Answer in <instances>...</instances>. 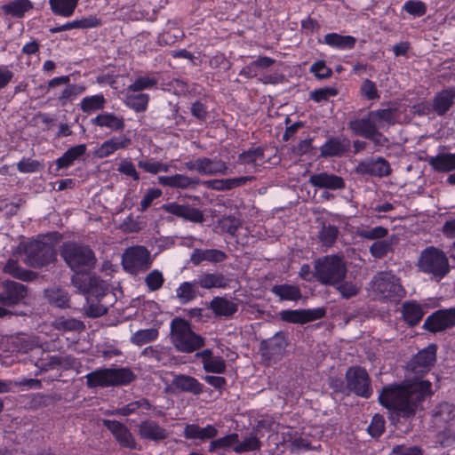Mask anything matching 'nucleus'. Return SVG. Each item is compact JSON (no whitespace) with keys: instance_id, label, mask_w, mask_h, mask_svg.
Masks as SVG:
<instances>
[{"instance_id":"f257e3e1","label":"nucleus","mask_w":455,"mask_h":455,"mask_svg":"<svg viewBox=\"0 0 455 455\" xmlns=\"http://www.w3.org/2000/svg\"><path fill=\"white\" fill-rule=\"evenodd\" d=\"M436 347L429 345L410 362L406 379L401 385L385 387L379 395L380 403L398 416L409 418L415 414L420 403L431 394V383L421 377L435 362Z\"/></svg>"},{"instance_id":"f03ea898","label":"nucleus","mask_w":455,"mask_h":455,"mask_svg":"<svg viewBox=\"0 0 455 455\" xmlns=\"http://www.w3.org/2000/svg\"><path fill=\"white\" fill-rule=\"evenodd\" d=\"M61 256L75 274L72 277L74 286L86 295V313L98 317L107 312V306L100 300L108 295V284L95 276L83 271L91 268L95 263L92 251L84 245L68 243L64 244Z\"/></svg>"},{"instance_id":"7ed1b4c3","label":"nucleus","mask_w":455,"mask_h":455,"mask_svg":"<svg viewBox=\"0 0 455 455\" xmlns=\"http://www.w3.org/2000/svg\"><path fill=\"white\" fill-rule=\"evenodd\" d=\"M314 276L322 284L336 285L346 277L347 268L343 259L328 255L315 261Z\"/></svg>"},{"instance_id":"20e7f679","label":"nucleus","mask_w":455,"mask_h":455,"mask_svg":"<svg viewBox=\"0 0 455 455\" xmlns=\"http://www.w3.org/2000/svg\"><path fill=\"white\" fill-rule=\"evenodd\" d=\"M171 329L172 343L179 351L192 353L204 346V339L195 333L188 322L184 319L172 320Z\"/></svg>"},{"instance_id":"39448f33","label":"nucleus","mask_w":455,"mask_h":455,"mask_svg":"<svg viewBox=\"0 0 455 455\" xmlns=\"http://www.w3.org/2000/svg\"><path fill=\"white\" fill-rule=\"evenodd\" d=\"M418 267L423 273L431 275L438 280L444 277L450 270L445 253L434 246L427 247L421 251Z\"/></svg>"},{"instance_id":"423d86ee","label":"nucleus","mask_w":455,"mask_h":455,"mask_svg":"<svg viewBox=\"0 0 455 455\" xmlns=\"http://www.w3.org/2000/svg\"><path fill=\"white\" fill-rule=\"evenodd\" d=\"M371 289L382 300H400L405 295L400 279L391 272H380L376 275L371 281Z\"/></svg>"},{"instance_id":"0eeeda50","label":"nucleus","mask_w":455,"mask_h":455,"mask_svg":"<svg viewBox=\"0 0 455 455\" xmlns=\"http://www.w3.org/2000/svg\"><path fill=\"white\" fill-rule=\"evenodd\" d=\"M151 263L150 252L142 245L127 248L122 257L124 268L132 275L147 270Z\"/></svg>"},{"instance_id":"6e6552de","label":"nucleus","mask_w":455,"mask_h":455,"mask_svg":"<svg viewBox=\"0 0 455 455\" xmlns=\"http://www.w3.org/2000/svg\"><path fill=\"white\" fill-rule=\"evenodd\" d=\"M26 263L31 267H42L55 259L53 247L41 240L29 242L25 247Z\"/></svg>"},{"instance_id":"1a4fd4ad","label":"nucleus","mask_w":455,"mask_h":455,"mask_svg":"<svg viewBox=\"0 0 455 455\" xmlns=\"http://www.w3.org/2000/svg\"><path fill=\"white\" fill-rule=\"evenodd\" d=\"M347 387L357 395L369 397L371 394L370 379L366 371L361 367H351L346 373Z\"/></svg>"},{"instance_id":"9d476101","label":"nucleus","mask_w":455,"mask_h":455,"mask_svg":"<svg viewBox=\"0 0 455 455\" xmlns=\"http://www.w3.org/2000/svg\"><path fill=\"white\" fill-rule=\"evenodd\" d=\"M185 167L189 171H195L204 175L226 174L228 170L224 162L206 157L188 161L185 163Z\"/></svg>"},{"instance_id":"9b49d317","label":"nucleus","mask_w":455,"mask_h":455,"mask_svg":"<svg viewBox=\"0 0 455 455\" xmlns=\"http://www.w3.org/2000/svg\"><path fill=\"white\" fill-rule=\"evenodd\" d=\"M348 126L356 135L371 140L378 144L382 140V136L378 132L371 113L366 117L350 121Z\"/></svg>"},{"instance_id":"f8f14e48","label":"nucleus","mask_w":455,"mask_h":455,"mask_svg":"<svg viewBox=\"0 0 455 455\" xmlns=\"http://www.w3.org/2000/svg\"><path fill=\"white\" fill-rule=\"evenodd\" d=\"M453 325H455L454 307L437 311L429 315L424 323V327L434 332L443 331Z\"/></svg>"},{"instance_id":"ddd939ff","label":"nucleus","mask_w":455,"mask_h":455,"mask_svg":"<svg viewBox=\"0 0 455 455\" xmlns=\"http://www.w3.org/2000/svg\"><path fill=\"white\" fill-rule=\"evenodd\" d=\"M281 319L292 323H306L323 316L322 309L283 310L280 313Z\"/></svg>"},{"instance_id":"4468645a","label":"nucleus","mask_w":455,"mask_h":455,"mask_svg":"<svg viewBox=\"0 0 455 455\" xmlns=\"http://www.w3.org/2000/svg\"><path fill=\"white\" fill-rule=\"evenodd\" d=\"M138 433L141 439L159 442L168 437V431L157 422L146 419L138 425Z\"/></svg>"},{"instance_id":"2eb2a0df","label":"nucleus","mask_w":455,"mask_h":455,"mask_svg":"<svg viewBox=\"0 0 455 455\" xmlns=\"http://www.w3.org/2000/svg\"><path fill=\"white\" fill-rule=\"evenodd\" d=\"M131 143V139L125 135L112 137L97 148L93 151V155L99 158H105L119 149L127 148Z\"/></svg>"},{"instance_id":"dca6fc26","label":"nucleus","mask_w":455,"mask_h":455,"mask_svg":"<svg viewBox=\"0 0 455 455\" xmlns=\"http://www.w3.org/2000/svg\"><path fill=\"white\" fill-rule=\"evenodd\" d=\"M4 288V291L0 294V304L4 307L16 305L26 296L25 286L19 283L6 282Z\"/></svg>"},{"instance_id":"f3484780","label":"nucleus","mask_w":455,"mask_h":455,"mask_svg":"<svg viewBox=\"0 0 455 455\" xmlns=\"http://www.w3.org/2000/svg\"><path fill=\"white\" fill-rule=\"evenodd\" d=\"M91 123L101 129H107L110 132L122 131L125 125L123 116L111 112H101L92 118Z\"/></svg>"},{"instance_id":"a211bd4d","label":"nucleus","mask_w":455,"mask_h":455,"mask_svg":"<svg viewBox=\"0 0 455 455\" xmlns=\"http://www.w3.org/2000/svg\"><path fill=\"white\" fill-rule=\"evenodd\" d=\"M104 425L111 431L122 446L130 449L136 447L133 435L124 425L115 420H104Z\"/></svg>"},{"instance_id":"6ab92c4d","label":"nucleus","mask_w":455,"mask_h":455,"mask_svg":"<svg viewBox=\"0 0 455 455\" xmlns=\"http://www.w3.org/2000/svg\"><path fill=\"white\" fill-rule=\"evenodd\" d=\"M163 209L173 215L183 218L187 220L201 223L204 221V214L201 211L188 205H180L175 203L164 204Z\"/></svg>"},{"instance_id":"aec40b11","label":"nucleus","mask_w":455,"mask_h":455,"mask_svg":"<svg viewBox=\"0 0 455 455\" xmlns=\"http://www.w3.org/2000/svg\"><path fill=\"white\" fill-rule=\"evenodd\" d=\"M309 182L314 187L332 190L341 189L345 187V182L341 177L328 172H320L311 175Z\"/></svg>"},{"instance_id":"412c9836","label":"nucleus","mask_w":455,"mask_h":455,"mask_svg":"<svg viewBox=\"0 0 455 455\" xmlns=\"http://www.w3.org/2000/svg\"><path fill=\"white\" fill-rule=\"evenodd\" d=\"M196 356L203 363L204 370L207 372L222 373L226 370V363L220 356H213L211 349L197 352Z\"/></svg>"},{"instance_id":"4be33fe9","label":"nucleus","mask_w":455,"mask_h":455,"mask_svg":"<svg viewBox=\"0 0 455 455\" xmlns=\"http://www.w3.org/2000/svg\"><path fill=\"white\" fill-rule=\"evenodd\" d=\"M157 181L160 185L172 188L186 189L195 187L199 183L198 179L190 178L183 174H174L172 176H159Z\"/></svg>"},{"instance_id":"5701e85b","label":"nucleus","mask_w":455,"mask_h":455,"mask_svg":"<svg viewBox=\"0 0 455 455\" xmlns=\"http://www.w3.org/2000/svg\"><path fill=\"white\" fill-rule=\"evenodd\" d=\"M227 255L224 251L217 249H196L190 255V261L197 266L203 261H208L211 263H219L225 260Z\"/></svg>"},{"instance_id":"b1692460","label":"nucleus","mask_w":455,"mask_h":455,"mask_svg":"<svg viewBox=\"0 0 455 455\" xmlns=\"http://www.w3.org/2000/svg\"><path fill=\"white\" fill-rule=\"evenodd\" d=\"M210 307L216 315L224 317H230L238 310L235 300L225 297L213 298Z\"/></svg>"},{"instance_id":"393cba45","label":"nucleus","mask_w":455,"mask_h":455,"mask_svg":"<svg viewBox=\"0 0 455 455\" xmlns=\"http://www.w3.org/2000/svg\"><path fill=\"white\" fill-rule=\"evenodd\" d=\"M428 164L438 172L455 171V153H440L427 158Z\"/></svg>"},{"instance_id":"a878e982","label":"nucleus","mask_w":455,"mask_h":455,"mask_svg":"<svg viewBox=\"0 0 455 455\" xmlns=\"http://www.w3.org/2000/svg\"><path fill=\"white\" fill-rule=\"evenodd\" d=\"M196 283L206 290L212 288L225 289L228 286V279L221 273L204 272L198 275Z\"/></svg>"},{"instance_id":"bb28decb","label":"nucleus","mask_w":455,"mask_h":455,"mask_svg":"<svg viewBox=\"0 0 455 455\" xmlns=\"http://www.w3.org/2000/svg\"><path fill=\"white\" fill-rule=\"evenodd\" d=\"M288 345L287 339L283 333H276L271 339L262 342L263 355L269 357L280 355Z\"/></svg>"},{"instance_id":"cd10ccee","label":"nucleus","mask_w":455,"mask_h":455,"mask_svg":"<svg viewBox=\"0 0 455 455\" xmlns=\"http://www.w3.org/2000/svg\"><path fill=\"white\" fill-rule=\"evenodd\" d=\"M323 44L338 50H351L355 47L356 39L352 36H343L338 33L326 34L322 41Z\"/></svg>"},{"instance_id":"c85d7f7f","label":"nucleus","mask_w":455,"mask_h":455,"mask_svg":"<svg viewBox=\"0 0 455 455\" xmlns=\"http://www.w3.org/2000/svg\"><path fill=\"white\" fill-rule=\"evenodd\" d=\"M218 430L212 425H207L205 427H200L198 425H187L184 429V435L188 439L207 440L215 437Z\"/></svg>"},{"instance_id":"c756f323","label":"nucleus","mask_w":455,"mask_h":455,"mask_svg":"<svg viewBox=\"0 0 455 455\" xmlns=\"http://www.w3.org/2000/svg\"><path fill=\"white\" fill-rule=\"evenodd\" d=\"M129 92L127 88L124 99V104L136 112H144L148 108L149 97L147 93H136Z\"/></svg>"},{"instance_id":"7c9ffc66","label":"nucleus","mask_w":455,"mask_h":455,"mask_svg":"<svg viewBox=\"0 0 455 455\" xmlns=\"http://www.w3.org/2000/svg\"><path fill=\"white\" fill-rule=\"evenodd\" d=\"M86 152V145L80 144L68 149L62 156L56 160L58 169L68 168L71 166L74 162L84 156Z\"/></svg>"},{"instance_id":"2f4dec72","label":"nucleus","mask_w":455,"mask_h":455,"mask_svg":"<svg viewBox=\"0 0 455 455\" xmlns=\"http://www.w3.org/2000/svg\"><path fill=\"white\" fill-rule=\"evenodd\" d=\"M173 385L182 391L190 392L198 395L203 391V385L195 378L187 375L176 376L173 379Z\"/></svg>"},{"instance_id":"473e14b6","label":"nucleus","mask_w":455,"mask_h":455,"mask_svg":"<svg viewBox=\"0 0 455 455\" xmlns=\"http://www.w3.org/2000/svg\"><path fill=\"white\" fill-rule=\"evenodd\" d=\"M424 312L420 305L417 302H405L403 306V316L406 323L410 325H416L419 323Z\"/></svg>"},{"instance_id":"72a5a7b5","label":"nucleus","mask_w":455,"mask_h":455,"mask_svg":"<svg viewBox=\"0 0 455 455\" xmlns=\"http://www.w3.org/2000/svg\"><path fill=\"white\" fill-rule=\"evenodd\" d=\"M196 280L194 282H183L176 289V297L181 304H187L197 296Z\"/></svg>"},{"instance_id":"f704fd0d","label":"nucleus","mask_w":455,"mask_h":455,"mask_svg":"<svg viewBox=\"0 0 455 455\" xmlns=\"http://www.w3.org/2000/svg\"><path fill=\"white\" fill-rule=\"evenodd\" d=\"M78 2L79 0H49L52 12L62 17L73 15Z\"/></svg>"},{"instance_id":"c9c22d12","label":"nucleus","mask_w":455,"mask_h":455,"mask_svg":"<svg viewBox=\"0 0 455 455\" xmlns=\"http://www.w3.org/2000/svg\"><path fill=\"white\" fill-rule=\"evenodd\" d=\"M109 369L96 370L88 373L85 378L90 387L111 386Z\"/></svg>"},{"instance_id":"e433bc0d","label":"nucleus","mask_w":455,"mask_h":455,"mask_svg":"<svg viewBox=\"0 0 455 455\" xmlns=\"http://www.w3.org/2000/svg\"><path fill=\"white\" fill-rule=\"evenodd\" d=\"M251 180L249 177H237L225 180H213L208 181V187L216 190H229L244 185Z\"/></svg>"},{"instance_id":"4c0bfd02","label":"nucleus","mask_w":455,"mask_h":455,"mask_svg":"<svg viewBox=\"0 0 455 455\" xmlns=\"http://www.w3.org/2000/svg\"><path fill=\"white\" fill-rule=\"evenodd\" d=\"M272 292L283 300H298L301 292L298 286L291 284H279L272 288Z\"/></svg>"},{"instance_id":"58836bf2","label":"nucleus","mask_w":455,"mask_h":455,"mask_svg":"<svg viewBox=\"0 0 455 455\" xmlns=\"http://www.w3.org/2000/svg\"><path fill=\"white\" fill-rule=\"evenodd\" d=\"M370 113L377 130L393 124L395 122V111L394 109H378Z\"/></svg>"},{"instance_id":"ea45409f","label":"nucleus","mask_w":455,"mask_h":455,"mask_svg":"<svg viewBox=\"0 0 455 455\" xmlns=\"http://www.w3.org/2000/svg\"><path fill=\"white\" fill-rule=\"evenodd\" d=\"M32 8V4L28 0H14L8 4L2 6L5 14L13 17H23L25 12Z\"/></svg>"},{"instance_id":"a19ab883","label":"nucleus","mask_w":455,"mask_h":455,"mask_svg":"<svg viewBox=\"0 0 455 455\" xmlns=\"http://www.w3.org/2000/svg\"><path fill=\"white\" fill-rule=\"evenodd\" d=\"M455 98V89L451 88L440 92L434 103L435 109L439 114H444L451 107L453 99Z\"/></svg>"},{"instance_id":"79ce46f5","label":"nucleus","mask_w":455,"mask_h":455,"mask_svg":"<svg viewBox=\"0 0 455 455\" xmlns=\"http://www.w3.org/2000/svg\"><path fill=\"white\" fill-rule=\"evenodd\" d=\"M347 147L348 145L339 139H330L321 147V155L323 156H339L347 150Z\"/></svg>"},{"instance_id":"37998d69","label":"nucleus","mask_w":455,"mask_h":455,"mask_svg":"<svg viewBox=\"0 0 455 455\" xmlns=\"http://www.w3.org/2000/svg\"><path fill=\"white\" fill-rule=\"evenodd\" d=\"M106 100L102 94H96L84 98L80 108L84 113H92L104 108Z\"/></svg>"},{"instance_id":"c03bdc74","label":"nucleus","mask_w":455,"mask_h":455,"mask_svg":"<svg viewBox=\"0 0 455 455\" xmlns=\"http://www.w3.org/2000/svg\"><path fill=\"white\" fill-rule=\"evenodd\" d=\"M111 386L126 385L132 382L134 375L127 368L109 369Z\"/></svg>"},{"instance_id":"a18cd8bd","label":"nucleus","mask_w":455,"mask_h":455,"mask_svg":"<svg viewBox=\"0 0 455 455\" xmlns=\"http://www.w3.org/2000/svg\"><path fill=\"white\" fill-rule=\"evenodd\" d=\"M158 337V331L156 328L139 330L131 337V341L137 345L142 346L147 343L155 341Z\"/></svg>"},{"instance_id":"49530a36","label":"nucleus","mask_w":455,"mask_h":455,"mask_svg":"<svg viewBox=\"0 0 455 455\" xmlns=\"http://www.w3.org/2000/svg\"><path fill=\"white\" fill-rule=\"evenodd\" d=\"M237 442V434H230L224 437L216 439L211 442L209 445L210 451H215L220 449L233 451H235V447Z\"/></svg>"},{"instance_id":"de8ad7c7","label":"nucleus","mask_w":455,"mask_h":455,"mask_svg":"<svg viewBox=\"0 0 455 455\" xmlns=\"http://www.w3.org/2000/svg\"><path fill=\"white\" fill-rule=\"evenodd\" d=\"M46 297L49 302L57 307H68V293L59 288L50 289L46 291Z\"/></svg>"},{"instance_id":"09e8293b","label":"nucleus","mask_w":455,"mask_h":455,"mask_svg":"<svg viewBox=\"0 0 455 455\" xmlns=\"http://www.w3.org/2000/svg\"><path fill=\"white\" fill-rule=\"evenodd\" d=\"M4 271L12 276L27 281L31 278L32 273L20 267L17 260L10 259L4 267Z\"/></svg>"},{"instance_id":"8fccbe9b","label":"nucleus","mask_w":455,"mask_h":455,"mask_svg":"<svg viewBox=\"0 0 455 455\" xmlns=\"http://www.w3.org/2000/svg\"><path fill=\"white\" fill-rule=\"evenodd\" d=\"M138 165L140 168L143 169L145 172L151 173V174H157L159 172H167L170 170L171 165L161 162V161H155V160H140L138 163Z\"/></svg>"},{"instance_id":"3c124183","label":"nucleus","mask_w":455,"mask_h":455,"mask_svg":"<svg viewBox=\"0 0 455 455\" xmlns=\"http://www.w3.org/2000/svg\"><path fill=\"white\" fill-rule=\"evenodd\" d=\"M157 84V79L155 76H145L137 77L134 82L127 88L129 92H140L147 89H151Z\"/></svg>"},{"instance_id":"603ef678","label":"nucleus","mask_w":455,"mask_h":455,"mask_svg":"<svg viewBox=\"0 0 455 455\" xmlns=\"http://www.w3.org/2000/svg\"><path fill=\"white\" fill-rule=\"evenodd\" d=\"M435 420L450 422L455 419V407L448 403H440L435 412Z\"/></svg>"},{"instance_id":"864d4df0","label":"nucleus","mask_w":455,"mask_h":455,"mask_svg":"<svg viewBox=\"0 0 455 455\" xmlns=\"http://www.w3.org/2000/svg\"><path fill=\"white\" fill-rule=\"evenodd\" d=\"M53 326L60 331H77L83 327V323L73 318L59 317L53 322Z\"/></svg>"},{"instance_id":"5fc2aeb1","label":"nucleus","mask_w":455,"mask_h":455,"mask_svg":"<svg viewBox=\"0 0 455 455\" xmlns=\"http://www.w3.org/2000/svg\"><path fill=\"white\" fill-rule=\"evenodd\" d=\"M164 282L163 273L157 269H155L148 273L145 278V283L148 289L151 291L159 290Z\"/></svg>"},{"instance_id":"6e6d98bb","label":"nucleus","mask_w":455,"mask_h":455,"mask_svg":"<svg viewBox=\"0 0 455 455\" xmlns=\"http://www.w3.org/2000/svg\"><path fill=\"white\" fill-rule=\"evenodd\" d=\"M403 10L414 17H421L427 12V6L421 1L409 0L403 4Z\"/></svg>"},{"instance_id":"4d7b16f0","label":"nucleus","mask_w":455,"mask_h":455,"mask_svg":"<svg viewBox=\"0 0 455 455\" xmlns=\"http://www.w3.org/2000/svg\"><path fill=\"white\" fill-rule=\"evenodd\" d=\"M338 95V90L335 87H323L310 92V99L315 102L328 101L331 97Z\"/></svg>"},{"instance_id":"13d9d810","label":"nucleus","mask_w":455,"mask_h":455,"mask_svg":"<svg viewBox=\"0 0 455 455\" xmlns=\"http://www.w3.org/2000/svg\"><path fill=\"white\" fill-rule=\"evenodd\" d=\"M259 448V441L256 436L251 435L243 441L237 438L235 452L242 453L245 451H254Z\"/></svg>"},{"instance_id":"bf43d9fd","label":"nucleus","mask_w":455,"mask_h":455,"mask_svg":"<svg viewBox=\"0 0 455 455\" xmlns=\"http://www.w3.org/2000/svg\"><path fill=\"white\" fill-rule=\"evenodd\" d=\"M369 171L371 174L376 176H386L390 172V167L388 163L383 158H378L376 160H372L369 165Z\"/></svg>"},{"instance_id":"052dcab7","label":"nucleus","mask_w":455,"mask_h":455,"mask_svg":"<svg viewBox=\"0 0 455 455\" xmlns=\"http://www.w3.org/2000/svg\"><path fill=\"white\" fill-rule=\"evenodd\" d=\"M387 233V229L380 226L371 229H362L357 231V235L360 237L369 240L381 239L385 237Z\"/></svg>"},{"instance_id":"680f3d73","label":"nucleus","mask_w":455,"mask_h":455,"mask_svg":"<svg viewBox=\"0 0 455 455\" xmlns=\"http://www.w3.org/2000/svg\"><path fill=\"white\" fill-rule=\"evenodd\" d=\"M150 407L151 405L149 404L148 401L141 399L120 408L117 412L123 416H128L130 414L135 413L139 409L148 410Z\"/></svg>"},{"instance_id":"e2e57ef3","label":"nucleus","mask_w":455,"mask_h":455,"mask_svg":"<svg viewBox=\"0 0 455 455\" xmlns=\"http://www.w3.org/2000/svg\"><path fill=\"white\" fill-rule=\"evenodd\" d=\"M338 235V228L334 226H324L323 227L319 238L321 242L326 245L331 246L335 242Z\"/></svg>"},{"instance_id":"0e129e2a","label":"nucleus","mask_w":455,"mask_h":455,"mask_svg":"<svg viewBox=\"0 0 455 455\" xmlns=\"http://www.w3.org/2000/svg\"><path fill=\"white\" fill-rule=\"evenodd\" d=\"M391 244L386 240L374 242L370 247V251L374 258H383L390 250Z\"/></svg>"},{"instance_id":"69168bd1","label":"nucleus","mask_w":455,"mask_h":455,"mask_svg":"<svg viewBox=\"0 0 455 455\" xmlns=\"http://www.w3.org/2000/svg\"><path fill=\"white\" fill-rule=\"evenodd\" d=\"M340 295L345 299H349L357 294L359 287L357 284L350 282L341 281L335 285Z\"/></svg>"},{"instance_id":"338daca9","label":"nucleus","mask_w":455,"mask_h":455,"mask_svg":"<svg viewBox=\"0 0 455 455\" xmlns=\"http://www.w3.org/2000/svg\"><path fill=\"white\" fill-rule=\"evenodd\" d=\"M41 167V164L38 161L29 158H23L17 164L19 172L22 173L36 172Z\"/></svg>"},{"instance_id":"774afa93","label":"nucleus","mask_w":455,"mask_h":455,"mask_svg":"<svg viewBox=\"0 0 455 455\" xmlns=\"http://www.w3.org/2000/svg\"><path fill=\"white\" fill-rule=\"evenodd\" d=\"M142 228L143 223L139 220V218H134L132 215L126 217L121 224L122 230L127 233L139 232Z\"/></svg>"}]
</instances>
